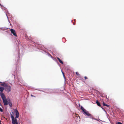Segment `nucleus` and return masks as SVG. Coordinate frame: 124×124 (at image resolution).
I'll return each instance as SVG.
<instances>
[{
	"label": "nucleus",
	"mask_w": 124,
	"mask_h": 124,
	"mask_svg": "<svg viewBox=\"0 0 124 124\" xmlns=\"http://www.w3.org/2000/svg\"><path fill=\"white\" fill-rule=\"evenodd\" d=\"M4 89L1 86L0 87V95L3 101V103L5 105H7L8 104V102L5 95L3 92Z\"/></svg>",
	"instance_id": "f257e3e1"
},
{
	"label": "nucleus",
	"mask_w": 124,
	"mask_h": 124,
	"mask_svg": "<svg viewBox=\"0 0 124 124\" xmlns=\"http://www.w3.org/2000/svg\"><path fill=\"white\" fill-rule=\"evenodd\" d=\"M1 85L3 87L4 90L7 92V93H9L11 91V87L9 85L6 84L5 82H3L1 84Z\"/></svg>",
	"instance_id": "f03ea898"
},
{
	"label": "nucleus",
	"mask_w": 124,
	"mask_h": 124,
	"mask_svg": "<svg viewBox=\"0 0 124 124\" xmlns=\"http://www.w3.org/2000/svg\"><path fill=\"white\" fill-rule=\"evenodd\" d=\"M84 114H85V115H87L88 116H89V118L92 119H94V118H93V116L92 115L90 114L88 111H86L85 109V110L84 111H83Z\"/></svg>",
	"instance_id": "7ed1b4c3"
},
{
	"label": "nucleus",
	"mask_w": 124,
	"mask_h": 124,
	"mask_svg": "<svg viewBox=\"0 0 124 124\" xmlns=\"http://www.w3.org/2000/svg\"><path fill=\"white\" fill-rule=\"evenodd\" d=\"M15 112L16 113V116L15 117V118H14V120L16 121V123H17V121L16 118H18V117L19 116V113L16 109H15Z\"/></svg>",
	"instance_id": "20e7f679"
},
{
	"label": "nucleus",
	"mask_w": 124,
	"mask_h": 124,
	"mask_svg": "<svg viewBox=\"0 0 124 124\" xmlns=\"http://www.w3.org/2000/svg\"><path fill=\"white\" fill-rule=\"evenodd\" d=\"M12 114H11V115L12 119V124H18L17 122V123H16V121L14 120V117L12 115V114H14V113L13 112H12Z\"/></svg>",
	"instance_id": "39448f33"
},
{
	"label": "nucleus",
	"mask_w": 124,
	"mask_h": 124,
	"mask_svg": "<svg viewBox=\"0 0 124 124\" xmlns=\"http://www.w3.org/2000/svg\"><path fill=\"white\" fill-rule=\"evenodd\" d=\"M10 31L11 33L13 34V35L16 36H17V35L15 31L13 29H10Z\"/></svg>",
	"instance_id": "423d86ee"
},
{
	"label": "nucleus",
	"mask_w": 124,
	"mask_h": 124,
	"mask_svg": "<svg viewBox=\"0 0 124 124\" xmlns=\"http://www.w3.org/2000/svg\"><path fill=\"white\" fill-rule=\"evenodd\" d=\"M96 102L98 106L101 107L102 109H103V108L101 106L100 102L98 101H97Z\"/></svg>",
	"instance_id": "0eeeda50"
},
{
	"label": "nucleus",
	"mask_w": 124,
	"mask_h": 124,
	"mask_svg": "<svg viewBox=\"0 0 124 124\" xmlns=\"http://www.w3.org/2000/svg\"><path fill=\"white\" fill-rule=\"evenodd\" d=\"M57 59L59 61V62L60 63H61L63 64V62L62 61L60 60V59L58 57L57 58Z\"/></svg>",
	"instance_id": "6e6552de"
},
{
	"label": "nucleus",
	"mask_w": 124,
	"mask_h": 124,
	"mask_svg": "<svg viewBox=\"0 0 124 124\" xmlns=\"http://www.w3.org/2000/svg\"><path fill=\"white\" fill-rule=\"evenodd\" d=\"M78 115L77 114H74L73 115V116L75 118V120H76V117L78 118Z\"/></svg>",
	"instance_id": "1a4fd4ad"
},
{
	"label": "nucleus",
	"mask_w": 124,
	"mask_h": 124,
	"mask_svg": "<svg viewBox=\"0 0 124 124\" xmlns=\"http://www.w3.org/2000/svg\"><path fill=\"white\" fill-rule=\"evenodd\" d=\"M103 106H106L107 107H108L109 106V105H108L106 104L105 103H104V102H103Z\"/></svg>",
	"instance_id": "9d476101"
},
{
	"label": "nucleus",
	"mask_w": 124,
	"mask_h": 124,
	"mask_svg": "<svg viewBox=\"0 0 124 124\" xmlns=\"http://www.w3.org/2000/svg\"><path fill=\"white\" fill-rule=\"evenodd\" d=\"M8 104L10 107H11L12 105V104L11 102H9L8 103Z\"/></svg>",
	"instance_id": "9b49d317"
},
{
	"label": "nucleus",
	"mask_w": 124,
	"mask_h": 124,
	"mask_svg": "<svg viewBox=\"0 0 124 124\" xmlns=\"http://www.w3.org/2000/svg\"><path fill=\"white\" fill-rule=\"evenodd\" d=\"M81 110H82V111L83 112V111H84L85 110V109L82 106H81Z\"/></svg>",
	"instance_id": "f8f14e48"
},
{
	"label": "nucleus",
	"mask_w": 124,
	"mask_h": 124,
	"mask_svg": "<svg viewBox=\"0 0 124 124\" xmlns=\"http://www.w3.org/2000/svg\"><path fill=\"white\" fill-rule=\"evenodd\" d=\"M76 121H78L79 120V117L78 116V118H77V117L76 118V120H75Z\"/></svg>",
	"instance_id": "ddd939ff"
},
{
	"label": "nucleus",
	"mask_w": 124,
	"mask_h": 124,
	"mask_svg": "<svg viewBox=\"0 0 124 124\" xmlns=\"http://www.w3.org/2000/svg\"><path fill=\"white\" fill-rule=\"evenodd\" d=\"M76 75L78 76L80 75V74H79V73L78 72H76Z\"/></svg>",
	"instance_id": "4468645a"
},
{
	"label": "nucleus",
	"mask_w": 124,
	"mask_h": 124,
	"mask_svg": "<svg viewBox=\"0 0 124 124\" xmlns=\"http://www.w3.org/2000/svg\"><path fill=\"white\" fill-rule=\"evenodd\" d=\"M84 78H85V80H86V79H87L88 78L87 77H86V76H85L84 77Z\"/></svg>",
	"instance_id": "2eb2a0df"
},
{
	"label": "nucleus",
	"mask_w": 124,
	"mask_h": 124,
	"mask_svg": "<svg viewBox=\"0 0 124 124\" xmlns=\"http://www.w3.org/2000/svg\"><path fill=\"white\" fill-rule=\"evenodd\" d=\"M62 74L63 75V76L64 77L65 76H64V73L63 72H62Z\"/></svg>",
	"instance_id": "dca6fc26"
},
{
	"label": "nucleus",
	"mask_w": 124,
	"mask_h": 124,
	"mask_svg": "<svg viewBox=\"0 0 124 124\" xmlns=\"http://www.w3.org/2000/svg\"><path fill=\"white\" fill-rule=\"evenodd\" d=\"M117 124H123L122 123L120 122H118L117 123Z\"/></svg>",
	"instance_id": "f3484780"
},
{
	"label": "nucleus",
	"mask_w": 124,
	"mask_h": 124,
	"mask_svg": "<svg viewBox=\"0 0 124 124\" xmlns=\"http://www.w3.org/2000/svg\"><path fill=\"white\" fill-rule=\"evenodd\" d=\"M31 96L32 97H35L34 96L32 95H31Z\"/></svg>",
	"instance_id": "a211bd4d"
},
{
	"label": "nucleus",
	"mask_w": 124,
	"mask_h": 124,
	"mask_svg": "<svg viewBox=\"0 0 124 124\" xmlns=\"http://www.w3.org/2000/svg\"><path fill=\"white\" fill-rule=\"evenodd\" d=\"M0 122H1V121H0V123H0Z\"/></svg>",
	"instance_id": "6ab92c4d"
},
{
	"label": "nucleus",
	"mask_w": 124,
	"mask_h": 124,
	"mask_svg": "<svg viewBox=\"0 0 124 124\" xmlns=\"http://www.w3.org/2000/svg\"><path fill=\"white\" fill-rule=\"evenodd\" d=\"M0 83H2V82H0Z\"/></svg>",
	"instance_id": "aec40b11"
}]
</instances>
